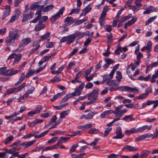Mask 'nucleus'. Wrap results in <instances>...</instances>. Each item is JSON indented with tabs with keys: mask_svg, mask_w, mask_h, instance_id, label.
Returning <instances> with one entry per match:
<instances>
[{
	"mask_svg": "<svg viewBox=\"0 0 158 158\" xmlns=\"http://www.w3.org/2000/svg\"><path fill=\"white\" fill-rule=\"evenodd\" d=\"M20 37L18 33V30L15 29L13 31L9 32L8 35L5 39V43L7 46L13 45L15 44V41L17 40Z\"/></svg>",
	"mask_w": 158,
	"mask_h": 158,
	"instance_id": "nucleus-1",
	"label": "nucleus"
},
{
	"mask_svg": "<svg viewBox=\"0 0 158 158\" xmlns=\"http://www.w3.org/2000/svg\"><path fill=\"white\" fill-rule=\"evenodd\" d=\"M99 91V89L96 88L94 89L90 94H88V100H89V102H87L88 104H92L96 102L98 95Z\"/></svg>",
	"mask_w": 158,
	"mask_h": 158,
	"instance_id": "nucleus-2",
	"label": "nucleus"
},
{
	"mask_svg": "<svg viewBox=\"0 0 158 158\" xmlns=\"http://www.w3.org/2000/svg\"><path fill=\"white\" fill-rule=\"evenodd\" d=\"M26 84L23 82L19 86L17 87H14L9 89L5 92L4 94V96L6 97V95L10 94L12 93L16 94L19 91H21L26 86Z\"/></svg>",
	"mask_w": 158,
	"mask_h": 158,
	"instance_id": "nucleus-3",
	"label": "nucleus"
},
{
	"mask_svg": "<svg viewBox=\"0 0 158 158\" xmlns=\"http://www.w3.org/2000/svg\"><path fill=\"white\" fill-rule=\"evenodd\" d=\"M117 89H118L119 90L122 91H127L128 92H133L135 91H137V92H138V90L135 88H133L130 87L128 86H120L118 87L116 89H114L113 88H111L110 91H115Z\"/></svg>",
	"mask_w": 158,
	"mask_h": 158,
	"instance_id": "nucleus-4",
	"label": "nucleus"
},
{
	"mask_svg": "<svg viewBox=\"0 0 158 158\" xmlns=\"http://www.w3.org/2000/svg\"><path fill=\"white\" fill-rule=\"evenodd\" d=\"M76 39L74 34H73L69 35L63 37L60 40V42L63 43L66 41L68 44L73 43Z\"/></svg>",
	"mask_w": 158,
	"mask_h": 158,
	"instance_id": "nucleus-5",
	"label": "nucleus"
},
{
	"mask_svg": "<svg viewBox=\"0 0 158 158\" xmlns=\"http://www.w3.org/2000/svg\"><path fill=\"white\" fill-rule=\"evenodd\" d=\"M64 9V7H62L59 10L56 15L51 17L50 20L52 23H53L55 22L57 19L60 17V16L63 15V11Z\"/></svg>",
	"mask_w": 158,
	"mask_h": 158,
	"instance_id": "nucleus-6",
	"label": "nucleus"
},
{
	"mask_svg": "<svg viewBox=\"0 0 158 158\" xmlns=\"http://www.w3.org/2000/svg\"><path fill=\"white\" fill-rule=\"evenodd\" d=\"M5 10L3 12L2 16V19H4L6 17L10 15L11 12V6L8 5L4 6Z\"/></svg>",
	"mask_w": 158,
	"mask_h": 158,
	"instance_id": "nucleus-7",
	"label": "nucleus"
},
{
	"mask_svg": "<svg viewBox=\"0 0 158 158\" xmlns=\"http://www.w3.org/2000/svg\"><path fill=\"white\" fill-rule=\"evenodd\" d=\"M31 42V40L30 38L27 37L22 40L19 45V48H22L24 46L27 45Z\"/></svg>",
	"mask_w": 158,
	"mask_h": 158,
	"instance_id": "nucleus-8",
	"label": "nucleus"
},
{
	"mask_svg": "<svg viewBox=\"0 0 158 158\" xmlns=\"http://www.w3.org/2000/svg\"><path fill=\"white\" fill-rule=\"evenodd\" d=\"M39 2H36L33 3L31 6V9L32 10H35L37 9L43 10L44 7V5H40L38 4Z\"/></svg>",
	"mask_w": 158,
	"mask_h": 158,
	"instance_id": "nucleus-9",
	"label": "nucleus"
},
{
	"mask_svg": "<svg viewBox=\"0 0 158 158\" xmlns=\"http://www.w3.org/2000/svg\"><path fill=\"white\" fill-rule=\"evenodd\" d=\"M152 127V126L150 125L149 126L148 125H144L142 127H138L136 128L137 133L142 132L146 129H147L148 130H150L151 129Z\"/></svg>",
	"mask_w": 158,
	"mask_h": 158,
	"instance_id": "nucleus-10",
	"label": "nucleus"
},
{
	"mask_svg": "<svg viewBox=\"0 0 158 158\" xmlns=\"http://www.w3.org/2000/svg\"><path fill=\"white\" fill-rule=\"evenodd\" d=\"M35 142L36 140H34L28 142H24L22 143V145L24 146V148L26 149L32 145Z\"/></svg>",
	"mask_w": 158,
	"mask_h": 158,
	"instance_id": "nucleus-11",
	"label": "nucleus"
},
{
	"mask_svg": "<svg viewBox=\"0 0 158 158\" xmlns=\"http://www.w3.org/2000/svg\"><path fill=\"white\" fill-rule=\"evenodd\" d=\"M122 150H127L130 152H133L137 151L138 150V149L135 147L126 145L123 147Z\"/></svg>",
	"mask_w": 158,
	"mask_h": 158,
	"instance_id": "nucleus-12",
	"label": "nucleus"
},
{
	"mask_svg": "<svg viewBox=\"0 0 158 158\" xmlns=\"http://www.w3.org/2000/svg\"><path fill=\"white\" fill-rule=\"evenodd\" d=\"M19 72L18 70L15 69L14 68H11L7 70L6 76H12L17 74Z\"/></svg>",
	"mask_w": 158,
	"mask_h": 158,
	"instance_id": "nucleus-13",
	"label": "nucleus"
},
{
	"mask_svg": "<svg viewBox=\"0 0 158 158\" xmlns=\"http://www.w3.org/2000/svg\"><path fill=\"white\" fill-rule=\"evenodd\" d=\"M94 114L92 112H90L87 114H83L81 116V118H85L86 119H91L92 118Z\"/></svg>",
	"mask_w": 158,
	"mask_h": 158,
	"instance_id": "nucleus-14",
	"label": "nucleus"
},
{
	"mask_svg": "<svg viewBox=\"0 0 158 158\" xmlns=\"http://www.w3.org/2000/svg\"><path fill=\"white\" fill-rule=\"evenodd\" d=\"M114 112L112 110H109L105 111L102 112L100 115V117L101 118H104L108 115H110Z\"/></svg>",
	"mask_w": 158,
	"mask_h": 158,
	"instance_id": "nucleus-15",
	"label": "nucleus"
},
{
	"mask_svg": "<svg viewBox=\"0 0 158 158\" xmlns=\"http://www.w3.org/2000/svg\"><path fill=\"white\" fill-rule=\"evenodd\" d=\"M34 15L33 12H30L29 14L24 15L22 19L23 22H25L31 19Z\"/></svg>",
	"mask_w": 158,
	"mask_h": 158,
	"instance_id": "nucleus-16",
	"label": "nucleus"
},
{
	"mask_svg": "<svg viewBox=\"0 0 158 158\" xmlns=\"http://www.w3.org/2000/svg\"><path fill=\"white\" fill-rule=\"evenodd\" d=\"M75 22V19H73V18L71 17L66 18L64 21L65 23H66L68 25L71 24Z\"/></svg>",
	"mask_w": 158,
	"mask_h": 158,
	"instance_id": "nucleus-17",
	"label": "nucleus"
},
{
	"mask_svg": "<svg viewBox=\"0 0 158 158\" xmlns=\"http://www.w3.org/2000/svg\"><path fill=\"white\" fill-rule=\"evenodd\" d=\"M125 133L127 135H130L131 134H135L137 133L136 128L133 127L131 128L130 130H127L125 131Z\"/></svg>",
	"mask_w": 158,
	"mask_h": 158,
	"instance_id": "nucleus-18",
	"label": "nucleus"
},
{
	"mask_svg": "<svg viewBox=\"0 0 158 158\" xmlns=\"http://www.w3.org/2000/svg\"><path fill=\"white\" fill-rule=\"evenodd\" d=\"M54 8V6L53 5H49L44 7L43 10L44 12H47L52 10Z\"/></svg>",
	"mask_w": 158,
	"mask_h": 158,
	"instance_id": "nucleus-19",
	"label": "nucleus"
},
{
	"mask_svg": "<svg viewBox=\"0 0 158 158\" xmlns=\"http://www.w3.org/2000/svg\"><path fill=\"white\" fill-rule=\"evenodd\" d=\"M157 78H158V69L155 71V73L152 75L150 80L151 82L152 83L155 82L156 79Z\"/></svg>",
	"mask_w": 158,
	"mask_h": 158,
	"instance_id": "nucleus-20",
	"label": "nucleus"
},
{
	"mask_svg": "<svg viewBox=\"0 0 158 158\" xmlns=\"http://www.w3.org/2000/svg\"><path fill=\"white\" fill-rule=\"evenodd\" d=\"M92 9V8L88 7H85L83 10H82V12L80 15V16H85Z\"/></svg>",
	"mask_w": 158,
	"mask_h": 158,
	"instance_id": "nucleus-21",
	"label": "nucleus"
},
{
	"mask_svg": "<svg viewBox=\"0 0 158 158\" xmlns=\"http://www.w3.org/2000/svg\"><path fill=\"white\" fill-rule=\"evenodd\" d=\"M61 77L60 76H55L52 79L50 80V81L52 83L58 82L61 81Z\"/></svg>",
	"mask_w": 158,
	"mask_h": 158,
	"instance_id": "nucleus-22",
	"label": "nucleus"
},
{
	"mask_svg": "<svg viewBox=\"0 0 158 158\" xmlns=\"http://www.w3.org/2000/svg\"><path fill=\"white\" fill-rule=\"evenodd\" d=\"M50 35V33L48 32L43 35L40 36V37L41 40H47L48 42L50 40V39L49 38Z\"/></svg>",
	"mask_w": 158,
	"mask_h": 158,
	"instance_id": "nucleus-23",
	"label": "nucleus"
},
{
	"mask_svg": "<svg viewBox=\"0 0 158 158\" xmlns=\"http://www.w3.org/2000/svg\"><path fill=\"white\" fill-rule=\"evenodd\" d=\"M20 149V148L17 147H14L12 148L9 149H6L5 151L6 153L11 154L13 153L16 151H18Z\"/></svg>",
	"mask_w": 158,
	"mask_h": 158,
	"instance_id": "nucleus-24",
	"label": "nucleus"
},
{
	"mask_svg": "<svg viewBox=\"0 0 158 158\" xmlns=\"http://www.w3.org/2000/svg\"><path fill=\"white\" fill-rule=\"evenodd\" d=\"M41 23H39V24L37 25L35 27L34 30L35 31H40L44 28L45 27V25L44 24H42Z\"/></svg>",
	"mask_w": 158,
	"mask_h": 158,
	"instance_id": "nucleus-25",
	"label": "nucleus"
},
{
	"mask_svg": "<svg viewBox=\"0 0 158 158\" xmlns=\"http://www.w3.org/2000/svg\"><path fill=\"white\" fill-rule=\"evenodd\" d=\"M65 94V92H64L57 93V94L55 95L53 98L51 99V101L52 102L54 101L57 98H59L61 96H63Z\"/></svg>",
	"mask_w": 158,
	"mask_h": 158,
	"instance_id": "nucleus-26",
	"label": "nucleus"
},
{
	"mask_svg": "<svg viewBox=\"0 0 158 158\" xmlns=\"http://www.w3.org/2000/svg\"><path fill=\"white\" fill-rule=\"evenodd\" d=\"M81 91L79 89L77 88H76L75 89V91L71 94L73 97L75 96H78L80 95Z\"/></svg>",
	"mask_w": 158,
	"mask_h": 158,
	"instance_id": "nucleus-27",
	"label": "nucleus"
},
{
	"mask_svg": "<svg viewBox=\"0 0 158 158\" xmlns=\"http://www.w3.org/2000/svg\"><path fill=\"white\" fill-rule=\"evenodd\" d=\"M22 55L21 54L17 55L15 58V60L13 62V64H18L21 60Z\"/></svg>",
	"mask_w": 158,
	"mask_h": 158,
	"instance_id": "nucleus-28",
	"label": "nucleus"
},
{
	"mask_svg": "<svg viewBox=\"0 0 158 158\" xmlns=\"http://www.w3.org/2000/svg\"><path fill=\"white\" fill-rule=\"evenodd\" d=\"M123 108V105H119L115 108L114 111L113 113L114 114L115 117H117V114L120 112L121 109Z\"/></svg>",
	"mask_w": 158,
	"mask_h": 158,
	"instance_id": "nucleus-29",
	"label": "nucleus"
},
{
	"mask_svg": "<svg viewBox=\"0 0 158 158\" xmlns=\"http://www.w3.org/2000/svg\"><path fill=\"white\" fill-rule=\"evenodd\" d=\"M99 132V130L95 128H91L88 131V133L91 134H98Z\"/></svg>",
	"mask_w": 158,
	"mask_h": 158,
	"instance_id": "nucleus-30",
	"label": "nucleus"
},
{
	"mask_svg": "<svg viewBox=\"0 0 158 158\" xmlns=\"http://www.w3.org/2000/svg\"><path fill=\"white\" fill-rule=\"evenodd\" d=\"M152 45V43L151 41H149L146 47L147 48V51L148 53H149L151 50V48Z\"/></svg>",
	"mask_w": 158,
	"mask_h": 158,
	"instance_id": "nucleus-31",
	"label": "nucleus"
},
{
	"mask_svg": "<svg viewBox=\"0 0 158 158\" xmlns=\"http://www.w3.org/2000/svg\"><path fill=\"white\" fill-rule=\"evenodd\" d=\"M106 16L101 15V16L99 18V22L101 26H103L104 24V20Z\"/></svg>",
	"mask_w": 158,
	"mask_h": 158,
	"instance_id": "nucleus-32",
	"label": "nucleus"
},
{
	"mask_svg": "<svg viewBox=\"0 0 158 158\" xmlns=\"http://www.w3.org/2000/svg\"><path fill=\"white\" fill-rule=\"evenodd\" d=\"M157 17V16L156 15L154 16L151 17L149 18L148 20L146 22L145 24L146 26H147L151 23L153 22L155 20Z\"/></svg>",
	"mask_w": 158,
	"mask_h": 158,
	"instance_id": "nucleus-33",
	"label": "nucleus"
},
{
	"mask_svg": "<svg viewBox=\"0 0 158 158\" xmlns=\"http://www.w3.org/2000/svg\"><path fill=\"white\" fill-rule=\"evenodd\" d=\"M142 154L140 155V158H144L147 157L150 153V151L149 150H144L142 152Z\"/></svg>",
	"mask_w": 158,
	"mask_h": 158,
	"instance_id": "nucleus-34",
	"label": "nucleus"
},
{
	"mask_svg": "<svg viewBox=\"0 0 158 158\" xmlns=\"http://www.w3.org/2000/svg\"><path fill=\"white\" fill-rule=\"evenodd\" d=\"M74 34L76 39L77 37H78L79 39H81L84 37L85 35L84 32H82L80 31L78 32L76 34Z\"/></svg>",
	"mask_w": 158,
	"mask_h": 158,
	"instance_id": "nucleus-35",
	"label": "nucleus"
},
{
	"mask_svg": "<svg viewBox=\"0 0 158 158\" xmlns=\"http://www.w3.org/2000/svg\"><path fill=\"white\" fill-rule=\"evenodd\" d=\"M73 97L70 94L66 95L62 99L60 102L61 103H63L67 101L69 98Z\"/></svg>",
	"mask_w": 158,
	"mask_h": 158,
	"instance_id": "nucleus-36",
	"label": "nucleus"
},
{
	"mask_svg": "<svg viewBox=\"0 0 158 158\" xmlns=\"http://www.w3.org/2000/svg\"><path fill=\"white\" fill-rule=\"evenodd\" d=\"M69 113V110L64 111L60 114V117L61 118H64L65 116L68 115Z\"/></svg>",
	"mask_w": 158,
	"mask_h": 158,
	"instance_id": "nucleus-37",
	"label": "nucleus"
},
{
	"mask_svg": "<svg viewBox=\"0 0 158 158\" xmlns=\"http://www.w3.org/2000/svg\"><path fill=\"white\" fill-rule=\"evenodd\" d=\"M13 139V136L12 135H10L7 137L5 140H4V143L5 144H9L12 141Z\"/></svg>",
	"mask_w": 158,
	"mask_h": 158,
	"instance_id": "nucleus-38",
	"label": "nucleus"
},
{
	"mask_svg": "<svg viewBox=\"0 0 158 158\" xmlns=\"http://www.w3.org/2000/svg\"><path fill=\"white\" fill-rule=\"evenodd\" d=\"M7 69L5 67L0 68V75L2 74L6 76Z\"/></svg>",
	"mask_w": 158,
	"mask_h": 158,
	"instance_id": "nucleus-39",
	"label": "nucleus"
},
{
	"mask_svg": "<svg viewBox=\"0 0 158 158\" xmlns=\"http://www.w3.org/2000/svg\"><path fill=\"white\" fill-rule=\"evenodd\" d=\"M139 105L138 103L133 104L131 103L129 104H126L124 105V106L127 108H135Z\"/></svg>",
	"mask_w": 158,
	"mask_h": 158,
	"instance_id": "nucleus-40",
	"label": "nucleus"
},
{
	"mask_svg": "<svg viewBox=\"0 0 158 158\" xmlns=\"http://www.w3.org/2000/svg\"><path fill=\"white\" fill-rule=\"evenodd\" d=\"M85 154V153L81 154L79 155L73 154L71 155V158H83Z\"/></svg>",
	"mask_w": 158,
	"mask_h": 158,
	"instance_id": "nucleus-41",
	"label": "nucleus"
},
{
	"mask_svg": "<svg viewBox=\"0 0 158 158\" xmlns=\"http://www.w3.org/2000/svg\"><path fill=\"white\" fill-rule=\"evenodd\" d=\"M78 144L77 143L74 144L72 146L70 149V153L74 152L76 148L78 146Z\"/></svg>",
	"mask_w": 158,
	"mask_h": 158,
	"instance_id": "nucleus-42",
	"label": "nucleus"
},
{
	"mask_svg": "<svg viewBox=\"0 0 158 158\" xmlns=\"http://www.w3.org/2000/svg\"><path fill=\"white\" fill-rule=\"evenodd\" d=\"M35 72V69L29 70L28 72L26 73V77H29L32 76Z\"/></svg>",
	"mask_w": 158,
	"mask_h": 158,
	"instance_id": "nucleus-43",
	"label": "nucleus"
},
{
	"mask_svg": "<svg viewBox=\"0 0 158 158\" xmlns=\"http://www.w3.org/2000/svg\"><path fill=\"white\" fill-rule=\"evenodd\" d=\"M81 132L82 131H76L73 132L72 134L70 135H67L71 137L75 136L77 135L81 134Z\"/></svg>",
	"mask_w": 158,
	"mask_h": 158,
	"instance_id": "nucleus-44",
	"label": "nucleus"
},
{
	"mask_svg": "<svg viewBox=\"0 0 158 158\" xmlns=\"http://www.w3.org/2000/svg\"><path fill=\"white\" fill-rule=\"evenodd\" d=\"M116 74L117 75L116 77L118 81H120L122 78L121 73L119 71H117L116 72Z\"/></svg>",
	"mask_w": 158,
	"mask_h": 158,
	"instance_id": "nucleus-45",
	"label": "nucleus"
},
{
	"mask_svg": "<svg viewBox=\"0 0 158 158\" xmlns=\"http://www.w3.org/2000/svg\"><path fill=\"white\" fill-rule=\"evenodd\" d=\"M112 129V127H108L106 128L104 131V134H103V136L104 137H106L108 135L109 132L111 131Z\"/></svg>",
	"mask_w": 158,
	"mask_h": 158,
	"instance_id": "nucleus-46",
	"label": "nucleus"
},
{
	"mask_svg": "<svg viewBox=\"0 0 158 158\" xmlns=\"http://www.w3.org/2000/svg\"><path fill=\"white\" fill-rule=\"evenodd\" d=\"M92 67H90L88 69L86 70L84 72V76L85 77L89 75L91 73V70L92 69Z\"/></svg>",
	"mask_w": 158,
	"mask_h": 158,
	"instance_id": "nucleus-47",
	"label": "nucleus"
},
{
	"mask_svg": "<svg viewBox=\"0 0 158 158\" xmlns=\"http://www.w3.org/2000/svg\"><path fill=\"white\" fill-rule=\"evenodd\" d=\"M122 119L123 120H126L127 119H130L131 121L134 120L135 119L132 118V115H126L123 117Z\"/></svg>",
	"mask_w": 158,
	"mask_h": 158,
	"instance_id": "nucleus-48",
	"label": "nucleus"
},
{
	"mask_svg": "<svg viewBox=\"0 0 158 158\" xmlns=\"http://www.w3.org/2000/svg\"><path fill=\"white\" fill-rule=\"evenodd\" d=\"M151 105L154 104L153 108H156L158 106V100H150Z\"/></svg>",
	"mask_w": 158,
	"mask_h": 158,
	"instance_id": "nucleus-49",
	"label": "nucleus"
},
{
	"mask_svg": "<svg viewBox=\"0 0 158 158\" xmlns=\"http://www.w3.org/2000/svg\"><path fill=\"white\" fill-rule=\"evenodd\" d=\"M137 19L136 18H132L130 21L127 22L128 26H130L133 24L136 21Z\"/></svg>",
	"mask_w": 158,
	"mask_h": 158,
	"instance_id": "nucleus-50",
	"label": "nucleus"
},
{
	"mask_svg": "<svg viewBox=\"0 0 158 158\" xmlns=\"http://www.w3.org/2000/svg\"><path fill=\"white\" fill-rule=\"evenodd\" d=\"M148 95L146 93L142 94L138 96V98L139 99H143L148 97Z\"/></svg>",
	"mask_w": 158,
	"mask_h": 158,
	"instance_id": "nucleus-51",
	"label": "nucleus"
},
{
	"mask_svg": "<svg viewBox=\"0 0 158 158\" xmlns=\"http://www.w3.org/2000/svg\"><path fill=\"white\" fill-rule=\"evenodd\" d=\"M145 137L144 134L142 135L135 138V140L136 141H139L145 139Z\"/></svg>",
	"mask_w": 158,
	"mask_h": 158,
	"instance_id": "nucleus-52",
	"label": "nucleus"
},
{
	"mask_svg": "<svg viewBox=\"0 0 158 158\" xmlns=\"http://www.w3.org/2000/svg\"><path fill=\"white\" fill-rule=\"evenodd\" d=\"M48 19V17L47 16H43L41 17L39 20V23H42Z\"/></svg>",
	"mask_w": 158,
	"mask_h": 158,
	"instance_id": "nucleus-53",
	"label": "nucleus"
},
{
	"mask_svg": "<svg viewBox=\"0 0 158 158\" xmlns=\"http://www.w3.org/2000/svg\"><path fill=\"white\" fill-rule=\"evenodd\" d=\"M58 137H55L52 138L50 140L48 141L47 143H53L56 142L58 139Z\"/></svg>",
	"mask_w": 158,
	"mask_h": 158,
	"instance_id": "nucleus-54",
	"label": "nucleus"
},
{
	"mask_svg": "<svg viewBox=\"0 0 158 158\" xmlns=\"http://www.w3.org/2000/svg\"><path fill=\"white\" fill-rule=\"evenodd\" d=\"M49 131V130H48L42 132L38 136H36L37 138H39L44 136Z\"/></svg>",
	"mask_w": 158,
	"mask_h": 158,
	"instance_id": "nucleus-55",
	"label": "nucleus"
},
{
	"mask_svg": "<svg viewBox=\"0 0 158 158\" xmlns=\"http://www.w3.org/2000/svg\"><path fill=\"white\" fill-rule=\"evenodd\" d=\"M70 139L69 137H61L59 139V141L61 143H64L66 141Z\"/></svg>",
	"mask_w": 158,
	"mask_h": 158,
	"instance_id": "nucleus-56",
	"label": "nucleus"
},
{
	"mask_svg": "<svg viewBox=\"0 0 158 158\" xmlns=\"http://www.w3.org/2000/svg\"><path fill=\"white\" fill-rule=\"evenodd\" d=\"M108 9V7L107 5L105 6L103 8L102 12L101 15L106 16V13Z\"/></svg>",
	"mask_w": 158,
	"mask_h": 158,
	"instance_id": "nucleus-57",
	"label": "nucleus"
},
{
	"mask_svg": "<svg viewBox=\"0 0 158 158\" xmlns=\"http://www.w3.org/2000/svg\"><path fill=\"white\" fill-rule=\"evenodd\" d=\"M96 74L94 73L89 76L88 77V76L85 77L86 80L88 81H91L93 77L96 75Z\"/></svg>",
	"mask_w": 158,
	"mask_h": 158,
	"instance_id": "nucleus-58",
	"label": "nucleus"
},
{
	"mask_svg": "<svg viewBox=\"0 0 158 158\" xmlns=\"http://www.w3.org/2000/svg\"><path fill=\"white\" fill-rule=\"evenodd\" d=\"M33 136L32 132L29 133L28 134H27L26 135H24L22 137L23 139H27Z\"/></svg>",
	"mask_w": 158,
	"mask_h": 158,
	"instance_id": "nucleus-59",
	"label": "nucleus"
},
{
	"mask_svg": "<svg viewBox=\"0 0 158 158\" xmlns=\"http://www.w3.org/2000/svg\"><path fill=\"white\" fill-rule=\"evenodd\" d=\"M27 64V62L26 61H24L20 65V66L18 67L19 70H18V71L19 73L21 71L23 68L26 64Z\"/></svg>",
	"mask_w": 158,
	"mask_h": 158,
	"instance_id": "nucleus-60",
	"label": "nucleus"
},
{
	"mask_svg": "<svg viewBox=\"0 0 158 158\" xmlns=\"http://www.w3.org/2000/svg\"><path fill=\"white\" fill-rule=\"evenodd\" d=\"M130 8L132 10L134 11H137L139 10L140 7L136 6H133L132 5H130L129 6Z\"/></svg>",
	"mask_w": 158,
	"mask_h": 158,
	"instance_id": "nucleus-61",
	"label": "nucleus"
},
{
	"mask_svg": "<svg viewBox=\"0 0 158 158\" xmlns=\"http://www.w3.org/2000/svg\"><path fill=\"white\" fill-rule=\"evenodd\" d=\"M116 135H122L121 128L120 127H118L116 130Z\"/></svg>",
	"mask_w": 158,
	"mask_h": 158,
	"instance_id": "nucleus-62",
	"label": "nucleus"
},
{
	"mask_svg": "<svg viewBox=\"0 0 158 158\" xmlns=\"http://www.w3.org/2000/svg\"><path fill=\"white\" fill-rule=\"evenodd\" d=\"M146 93L148 95V94L152 92V88L151 86H150L145 90Z\"/></svg>",
	"mask_w": 158,
	"mask_h": 158,
	"instance_id": "nucleus-63",
	"label": "nucleus"
},
{
	"mask_svg": "<svg viewBox=\"0 0 158 158\" xmlns=\"http://www.w3.org/2000/svg\"><path fill=\"white\" fill-rule=\"evenodd\" d=\"M42 107L41 106L38 105L37 106L36 108L35 111L36 112V114L39 113L40 111L42 109Z\"/></svg>",
	"mask_w": 158,
	"mask_h": 158,
	"instance_id": "nucleus-64",
	"label": "nucleus"
}]
</instances>
